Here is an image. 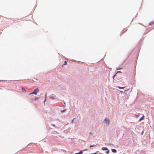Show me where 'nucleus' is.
Wrapping results in <instances>:
<instances>
[{
  "label": "nucleus",
  "mask_w": 154,
  "mask_h": 154,
  "mask_svg": "<svg viewBox=\"0 0 154 154\" xmlns=\"http://www.w3.org/2000/svg\"><path fill=\"white\" fill-rule=\"evenodd\" d=\"M39 89L38 88H36L34 90L33 92L30 93L29 94H36L38 92Z\"/></svg>",
  "instance_id": "nucleus-1"
},
{
  "label": "nucleus",
  "mask_w": 154,
  "mask_h": 154,
  "mask_svg": "<svg viewBox=\"0 0 154 154\" xmlns=\"http://www.w3.org/2000/svg\"><path fill=\"white\" fill-rule=\"evenodd\" d=\"M109 120L106 119H105L104 120V122H105V123L107 126L109 124Z\"/></svg>",
  "instance_id": "nucleus-2"
},
{
  "label": "nucleus",
  "mask_w": 154,
  "mask_h": 154,
  "mask_svg": "<svg viewBox=\"0 0 154 154\" xmlns=\"http://www.w3.org/2000/svg\"><path fill=\"white\" fill-rule=\"evenodd\" d=\"M128 30V29L126 28H124L122 32H121V33H122V34H123L125 32Z\"/></svg>",
  "instance_id": "nucleus-3"
},
{
  "label": "nucleus",
  "mask_w": 154,
  "mask_h": 154,
  "mask_svg": "<svg viewBox=\"0 0 154 154\" xmlns=\"http://www.w3.org/2000/svg\"><path fill=\"white\" fill-rule=\"evenodd\" d=\"M144 115H143L142 117H141V118H140L139 119V121H141L142 120H143V119H144Z\"/></svg>",
  "instance_id": "nucleus-4"
},
{
  "label": "nucleus",
  "mask_w": 154,
  "mask_h": 154,
  "mask_svg": "<svg viewBox=\"0 0 154 154\" xmlns=\"http://www.w3.org/2000/svg\"><path fill=\"white\" fill-rule=\"evenodd\" d=\"M22 91L23 92H24V93L26 92V91L25 89L23 88H22Z\"/></svg>",
  "instance_id": "nucleus-5"
},
{
  "label": "nucleus",
  "mask_w": 154,
  "mask_h": 154,
  "mask_svg": "<svg viewBox=\"0 0 154 154\" xmlns=\"http://www.w3.org/2000/svg\"><path fill=\"white\" fill-rule=\"evenodd\" d=\"M112 151L113 152H116V149H112Z\"/></svg>",
  "instance_id": "nucleus-6"
},
{
  "label": "nucleus",
  "mask_w": 154,
  "mask_h": 154,
  "mask_svg": "<svg viewBox=\"0 0 154 154\" xmlns=\"http://www.w3.org/2000/svg\"><path fill=\"white\" fill-rule=\"evenodd\" d=\"M102 149L103 150H108V149H107V148L106 147H103L102 148Z\"/></svg>",
  "instance_id": "nucleus-7"
},
{
  "label": "nucleus",
  "mask_w": 154,
  "mask_h": 154,
  "mask_svg": "<svg viewBox=\"0 0 154 154\" xmlns=\"http://www.w3.org/2000/svg\"><path fill=\"white\" fill-rule=\"evenodd\" d=\"M82 151H80L79 152L75 153V154H82Z\"/></svg>",
  "instance_id": "nucleus-8"
},
{
  "label": "nucleus",
  "mask_w": 154,
  "mask_h": 154,
  "mask_svg": "<svg viewBox=\"0 0 154 154\" xmlns=\"http://www.w3.org/2000/svg\"><path fill=\"white\" fill-rule=\"evenodd\" d=\"M67 64V62L66 61H65L64 62V63L62 65V66H63V65H66Z\"/></svg>",
  "instance_id": "nucleus-9"
},
{
  "label": "nucleus",
  "mask_w": 154,
  "mask_h": 154,
  "mask_svg": "<svg viewBox=\"0 0 154 154\" xmlns=\"http://www.w3.org/2000/svg\"><path fill=\"white\" fill-rule=\"evenodd\" d=\"M118 87L119 89H123L125 87H120L119 86H118Z\"/></svg>",
  "instance_id": "nucleus-10"
},
{
  "label": "nucleus",
  "mask_w": 154,
  "mask_h": 154,
  "mask_svg": "<svg viewBox=\"0 0 154 154\" xmlns=\"http://www.w3.org/2000/svg\"><path fill=\"white\" fill-rule=\"evenodd\" d=\"M50 98L52 99H53L54 98V97H50Z\"/></svg>",
  "instance_id": "nucleus-11"
},
{
  "label": "nucleus",
  "mask_w": 154,
  "mask_h": 154,
  "mask_svg": "<svg viewBox=\"0 0 154 154\" xmlns=\"http://www.w3.org/2000/svg\"><path fill=\"white\" fill-rule=\"evenodd\" d=\"M107 150V151H106V153L107 154H108V153H109V151L108 150H108Z\"/></svg>",
  "instance_id": "nucleus-12"
},
{
  "label": "nucleus",
  "mask_w": 154,
  "mask_h": 154,
  "mask_svg": "<svg viewBox=\"0 0 154 154\" xmlns=\"http://www.w3.org/2000/svg\"><path fill=\"white\" fill-rule=\"evenodd\" d=\"M38 97H35V100H36L38 99Z\"/></svg>",
  "instance_id": "nucleus-13"
},
{
  "label": "nucleus",
  "mask_w": 154,
  "mask_h": 154,
  "mask_svg": "<svg viewBox=\"0 0 154 154\" xmlns=\"http://www.w3.org/2000/svg\"><path fill=\"white\" fill-rule=\"evenodd\" d=\"M94 146V145H91L90 146V147H91Z\"/></svg>",
  "instance_id": "nucleus-14"
},
{
  "label": "nucleus",
  "mask_w": 154,
  "mask_h": 154,
  "mask_svg": "<svg viewBox=\"0 0 154 154\" xmlns=\"http://www.w3.org/2000/svg\"><path fill=\"white\" fill-rule=\"evenodd\" d=\"M65 111V110H63L62 111H61V112H64Z\"/></svg>",
  "instance_id": "nucleus-15"
},
{
  "label": "nucleus",
  "mask_w": 154,
  "mask_h": 154,
  "mask_svg": "<svg viewBox=\"0 0 154 154\" xmlns=\"http://www.w3.org/2000/svg\"><path fill=\"white\" fill-rule=\"evenodd\" d=\"M116 74H115V75H114L113 76V78H114V77H115V75H116Z\"/></svg>",
  "instance_id": "nucleus-16"
},
{
  "label": "nucleus",
  "mask_w": 154,
  "mask_h": 154,
  "mask_svg": "<svg viewBox=\"0 0 154 154\" xmlns=\"http://www.w3.org/2000/svg\"><path fill=\"white\" fill-rule=\"evenodd\" d=\"M46 96H47V94H45V99H46ZM45 100H46V99H45Z\"/></svg>",
  "instance_id": "nucleus-17"
},
{
  "label": "nucleus",
  "mask_w": 154,
  "mask_h": 154,
  "mask_svg": "<svg viewBox=\"0 0 154 154\" xmlns=\"http://www.w3.org/2000/svg\"><path fill=\"white\" fill-rule=\"evenodd\" d=\"M122 69L121 68H120L119 69H117V70H118V69Z\"/></svg>",
  "instance_id": "nucleus-18"
},
{
  "label": "nucleus",
  "mask_w": 154,
  "mask_h": 154,
  "mask_svg": "<svg viewBox=\"0 0 154 154\" xmlns=\"http://www.w3.org/2000/svg\"><path fill=\"white\" fill-rule=\"evenodd\" d=\"M120 72V71H118V72H117V73H118V72Z\"/></svg>",
  "instance_id": "nucleus-19"
},
{
  "label": "nucleus",
  "mask_w": 154,
  "mask_h": 154,
  "mask_svg": "<svg viewBox=\"0 0 154 154\" xmlns=\"http://www.w3.org/2000/svg\"><path fill=\"white\" fill-rule=\"evenodd\" d=\"M1 89V88H0V89Z\"/></svg>",
  "instance_id": "nucleus-20"
}]
</instances>
